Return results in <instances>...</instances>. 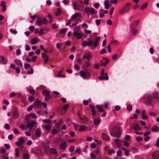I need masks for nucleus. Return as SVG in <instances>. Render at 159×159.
Returning <instances> with one entry per match:
<instances>
[{"label":"nucleus","instance_id":"f257e3e1","mask_svg":"<svg viewBox=\"0 0 159 159\" xmlns=\"http://www.w3.org/2000/svg\"><path fill=\"white\" fill-rule=\"evenodd\" d=\"M121 129L118 126H115L112 128L110 130V134L113 137H120L122 133Z\"/></svg>","mask_w":159,"mask_h":159},{"label":"nucleus","instance_id":"f03ea898","mask_svg":"<svg viewBox=\"0 0 159 159\" xmlns=\"http://www.w3.org/2000/svg\"><path fill=\"white\" fill-rule=\"evenodd\" d=\"M152 98L149 94H146L143 95V101L147 105H150L151 104L152 102Z\"/></svg>","mask_w":159,"mask_h":159},{"label":"nucleus","instance_id":"7ed1b4c3","mask_svg":"<svg viewBox=\"0 0 159 159\" xmlns=\"http://www.w3.org/2000/svg\"><path fill=\"white\" fill-rule=\"evenodd\" d=\"M91 72L87 71V70L80 71V73L81 76L84 79H89L91 76Z\"/></svg>","mask_w":159,"mask_h":159},{"label":"nucleus","instance_id":"20e7f679","mask_svg":"<svg viewBox=\"0 0 159 159\" xmlns=\"http://www.w3.org/2000/svg\"><path fill=\"white\" fill-rule=\"evenodd\" d=\"M43 94L45 96L44 99L45 101H48L52 97L49 95L50 92L49 91L46 89H44L42 91Z\"/></svg>","mask_w":159,"mask_h":159},{"label":"nucleus","instance_id":"39448f33","mask_svg":"<svg viewBox=\"0 0 159 159\" xmlns=\"http://www.w3.org/2000/svg\"><path fill=\"white\" fill-rule=\"evenodd\" d=\"M84 11L87 14H90L92 15L95 13V10L93 8H90L87 7L84 9Z\"/></svg>","mask_w":159,"mask_h":159},{"label":"nucleus","instance_id":"423d86ee","mask_svg":"<svg viewBox=\"0 0 159 159\" xmlns=\"http://www.w3.org/2000/svg\"><path fill=\"white\" fill-rule=\"evenodd\" d=\"M82 45L84 47L86 46H92L93 47V42L92 40L90 39L88 41H84L82 43Z\"/></svg>","mask_w":159,"mask_h":159},{"label":"nucleus","instance_id":"0eeeda50","mask_svg":"<svg viewBox=\"0 0 159 159\" xmlns=\"http://www.w3.org/2000/svg\"><path fill=\"white\" fill-rule=\"evenodd\" d=\"M78 16L81 17V15L79 12L75 13L71 17V19L72 20H74L75 21H77L79 19Z\"/></svg>","mask_w":159,"mask_h":159},{"label":"nucleus","instance_id":"6e6552de","mask_svg":"<svg viewBox=\"0 0 159 159\" xmlns=\"http://www.w3.org/2000/svg\"><path fill=\"white\" fill-rule=\"evenodd\" d=\"M11 113L12 116L14 118H17L19 116V114L17 111V109L15 107L12 108Z\"/></svg>","mask_w":159,"mask_h":159},{"label":"nucleus","instance_id":"1a4fd4ad","mask_svg":"<svg viewBox=\"0 0 159 159\" xmlns=\"http://www.w3.org/2000/svg\"><path fill=\"white\" fill-rule=\"evenodd\" d=\"M48 20L46 18H44L41 20V18H38L37 20V24L39 25H42V24H46Z\"/></svg>","mask_w":159,"mask_h":159},{"label":"nucleus","instance_id":"9d476101","mask_svg":"<svg viewBox=\"0 0 159 159\" xmlns=\"http://www.w3.org/2000/svg\"><path fill=\"white\" fill-rule=\"evenodd\" d=\"M32 152L38 156H41L42 154V151L38 148L33 149Z\"/></svg>","mask_w":159,"mask_h":159},{"label":"nucleus","instance_id":"9b49d317","mask_svg":"<svg viewBox=\"0 0 159 159\" xmlns=\"http://www.w3.org/2000/svg\"><path fill=\"white\" fill-rule=\"evenodd\" d=\"M139 23V20H137L133 21L131 24L130 26V28H134L138 25Z\"/></svg>","mask_w":159,"mask_h":159},{"label":"nucleus","instance_id":"f8f14e48","mask_svg":"<svg viewBox=\"0 0 159 159\" xmlns=\"http://www.w3.org/2000/svg\"><path fill=\"white\" fill-rule=\"evenodd\" d=\"M152 156L153 159H159V152L157 151H154L152 153Z\"/></svg>","mask_w":159,"mask_h":159},{"label":"nucleus","instance_id":"ddd939ff","mask_svg":"<svg viewBox=\"0 0 159 159\" xmlns=\"http://www.w3.org/2000/svg\"><path fill=\"white\" fill-rule=\"evenodd\" d=\"M73 35L78 39H81L82 37V35L80 34L78 31H74L73 33Z\"/></svg>","mask_w":159,"mask_h":159},{"label":"nucleus","instance_id":"4468645a","mask_svg":"<svg viewBox=\"0 0 159 159\" xmlns=\"http://www.w3.org/2000/svg\"><path fill=\"white\" fill-rule=\"evenodd\" d=\"M15 65L19 67H21L22 66V64L21 61L19 59H16L14 60Z\"/></svg>","mask_w":159,"mask_h":159},{"label":"nucleus","instance_id":"2eb2a0df","mask_svg":"<svg viewBox=\"0 0 159 159\" xmlns=\"http://www.w3.org/2000/svg\"><path fill=\"white\" fill-rule=\"evenodd\" d=\"M142 117L143 120L145 119H148V115L146 113V111L145 110H143L142 111Z\"/></svg>","mask_w":159,"mask_h":159},{"label":"nucleus","instance_id":"dca6fc26","mask_svg":"<svg viewBox=\"0 0 159 159\" xmlns=\"http://www.w3.org/2000/svg\"><path fill=\"white\" fill-rule=\"evenodd\" d=\"M34 106L35 107H40L41 106V102L40 100L38 99H36L34 102Z\"/></svg>","mask_w":159,"mask_h":159},{"label":"nucleus","instance_id":"f3484780","mask_svg":"<svg viewBox=\"0 0 159 159\" xmlns=\"http://www.w3.org/2000/svg\"><path fill=\"white\" fill-rule=\"evenodd\" d=\"M10 66L11 68L12 69H15V70L17 73H20V67H19L18 66L17 67H15V65L13 64H11Z\"/></svg>","mask_w":159,"mask_h":159},{"label":"nucleus","instance_id":"a211bd4d","mask_svg":"<svg viewBox=\"0 0 159 159\" xmlns=\"http://www.w3.org/2000/svg\"><path fill=\"white\" fill-rule=\"evenodd\" d=\"M36 117V116L35 114L31 113L27 115L26 116V120H27L29 118L32 117L33 118H35Z\"/></svg>","mask_w":159,"mask_h":159},{"label":"nucleus","instance_id":"6ab92c4d","mask_svg":"<svg viewBox=\"0 0 159 159\" xmlns=\"http://www.w3.org/2000/svg\"><path fill=\"white\" fill-rule=\"evenodd\" d=\"M67 147L66 143L65 142H62L59 145V148L63 150Z\"/></svg>","mask_w":159,"mask_h":159},{"label":"nucleus","instance_id":"aec40b11","mask_svg":"<svg viewBox=\"0 0 159 159\" xmlns=\"http://www.w3.org/2000/svg\"><path fill=\"white\" fill-rule=\"evenodd\" d=\"M69 107V104H66L65 105L62 107V109L61 111V114H64L66 111L67 108Z\"/></svg>","mask_w":159,"mask_h":159},{"label":"nucleus","instance_id":"412c9836","mask_svg":"<svg viewBox=\"0 0 159 159\" xmlns=\"http://www.w3.org/2000/svg\"><path fill=\"white\" fill-rule=\"evenodd\" d=\"M115 142L116 144L119 147L121 146L122 144V141L120 140L118 138L115 140Z\"/></svg>","mask_w":159,"mask_h":159},{"label":"nucleus","instance_id":"4be33fe9","mask_svg":"<svg viewBox=\"0 0 159 159\" xmlns=\"http://www.w3.org/2000/svg\"><path fill=\"white\" fill-rule=\"evenodd\" d=\"M100 36L97 37V38H96V40L94 41L93 42L94 48H95L97 46L98 42L100 41Z\"/></svg>","mask_w":159,"mask_h":159},{"label":"nucleus","instance_id":"5701e85b","mask_svg":"<svg viewBox=\"0 0 159 159\" xmlns=\"http://www.w3.org/2000/svg\"><path fill=\"white\" fill-rule=\"evenodd\" d=\"M36 124V123L35 121H33L28 123L26 125V127L30 128H32Z\"/></svg>","mask_w":159,"mask_h":159},{"label":"nucleus","instance_id":"b1692460","mask_svg":"<svg viewBox=\"0 0 159 159\" xmlns=\"http://www.w3.org/2000/svg\"><path fill=\"white\" fill-rule=\"evenodd\" d=\"M102 139L105 140H109L110 139V137L105 133H102Z\"/></svg>","mask_w":159,"mask_h":159},{"label":"nucleus","instance_id":"393cba45","mask_svg":"<svg viewBox=\"0 0 159 159\" xmlns=\"http://www.w3.org/2000/svg\"><path fill=\"white\" fill-rule=\"evenodd\" d=\"M152 99L154 98L156 99H159V98L158 96V93L157 91H155L152 94Z\"/></svg>","mask_w":159,"mask_h":159},{"label":"nucleus","instance_id":"a878e982","mask_svg":"<svg viewBox=\"0 0 159 159\" xmlns=\"http://www.w3.org/2000/svg\"><path fill=\"white\" fill-rule=\"evenodd\" d=\"M7 61V59L4 57H2L0 58V62L4 64H6Z\"/></svg>","mask_w":159,"mask_h":159},{"label":"nucleus","instance_id":"bb28decb","mask_svg":"<svg viewBox=\"0 0 159 159\" xmlns=\"http://www.w3.org/2000/svg\"><path fill=\"white\" fill-rule=\"evenodd\" d=\"M41 134V132L40 129H38L36 130V132L35 133V135L36 137H38L40 136Z\"/></svg>","mask_w":159,"mask_h":159},{"label":"nucleus","instance_id":"cd10ccee","mask_svg":"<svg viewBox=\"0 0 159 159\" xmlns=\"http://www.w3.org/2000/svg\"><path fill=\"white\" fill-rule=\"evenodd\" d=\"M24 139L20 138L19 141H17L15 142V143L16 145H19V144H22L24 143Z\"/></svg>","mask_w":159,"mask_h":159},{"label":"nucleus","instance_id":"c85d7f7f","mask_svg":"<svg viewBox=\"0 0 159 159\" xmlns=\"http://www.w3.org/2000/svg\"><path fill=\"white\" fill-rule=\"evenodd\" d=\"M73 6L75 9L79 10L80 7L79 5L76 2H75L73 4Z\"/></svg>","mask_w":159,"mask_h":159},{"label":"nucleus","instance_id":"c756f323","mask_svg":"<svg viewBox=\"0 0 159 159\" xmlns=\"http://www.w3.org/2000/svg\"><path fill=\"white\" fill-rule=\"evenodd\" d=\"M51 152L53 154H55L57 153V150L55 148H52L50 149Z\"/></svg>","mask_w":159,"mask_h":159},{"label":"nucleus","instance_id":"7c9ffc66","mask_svg":"<svg viewBox=\"0 0 159 159\" xmlns=\"http://www.w3.org/2000/svg\"><path fill=\"white\" fill-rule=\"evenodd\" d=\"M105 8L106 9L108 8L109 7V1L108 0H106L104 3Z\"/></svg>","mask_w":159,"mask_h":159},{"label":"nucleus","instance_id":"2f4dec72","mask_svg":"<svg viewBox=\"0 0 159 159\" xmlns=\"http://www.w3.org/2000/svg\"><path fill=\"white\" fill-rule=\"evenodd\" d=\"M159 129L158 127L156 126L155 125L154 126L152 127V130L154 132H157L158 131Z\"/></svg>","mask_w":159,"mask_h":159},{"label":"nucleus","instance_id":"473e14b6","mask_svg":"<svg viewBox=\"0 0 159 159\" xmlns=\"http://www.w3.org/2000/svg\"><path fill=\"white\" fill-rule=\"evenodd\" d=\"M148 5V3L146 2L143 4L141 7L140 9L141 10L145 9Z\"/></svg>","mask_w":159,"mask_h":159},{"label":"nucleus","instance_id":"72a5a7b5","mask_svg":"<svg viewBox=\"0 0 159 159\" xmlns=\"http://www.w3.org/2000/svg\"><path fill=\"white\" fill-rule=\"evenodd\" d=\"M133 129L135 130H139L141 128L139 127V125L137 124L135 125L134 127L133 128Z\"/></svg>","mask_w":159,"mask_h":159},{"label":"nucleus","instance_id":"f704fd0d","mask_svg":"<svg viewBox=\"0 0 159 159\" xmlns=\"http://www.w3.org/2000/svg\"><path fill=\"white\" fill-rule=\"evenodd\" d=\"M47 17L49 19V23H52V21L53 18L51 15L50 14H48Z\"/></svg>","mask_w":159,"mask_h":159},{"label":"nucleus","instance_id":"c9c22d12","mask_svg":"<svg viewBox=\"0 0 159 159\" xmlns=\"http://www.w3.org/2000/svg\"><path fill=\"white\" fill-rule=\"evenodd\" d=\"M80 118L84 123L86 122L88 120V118L85 117H80Z\"/></svg>","mask_w":159,"mask_h":159},{"label":"nucleus","instance_id":"e433bc0d","mask_svg":"<svg viewBox=\"0 0 159 159\" xmlns=\"http://www.w3.org/2000/svg\"><path fill=\"white\" fill-rule=\"evenodd\" d=\"M131 31L134 35H135L137 33L138 30L134 28H131Z\"/></svg>","mask_w":159,"mask_h":159},{"label":"nucleus","instance_id":"4c0bfd02","mask_svg":"<svg viewBox=\"0 0 159 159\" xmlns=\"http://www.w3.org/2000/svg\"><path fill=\"white\" fill-rule=\"evenodd\" d=\"M93 122L95 125H98L99 124L100 122L99 118L95 119L94 120Z\"/></svg>","mask_w":159,"mask_h":159},{"label":"nucleus","instance_id":"58836bf2","mask_svg":"<svg viewBox=\"0 0 159 159\" xmlns=\"http://www.w3.org/2000/svg\"><path fill=\"white\" fill-rule=\"evenodd\" d=\"M61 12H62V11H61V10L59 8H57V11L56 12V13H55L56 15L57 16L59 15H60V14H61Z\"/></svg>","mask_w":159,"mask_h":159},{"label":"nucleus","instance_id":"ea45409f","mask_svg":"<svg viewBox=\"0 0 159 159\" xmlns=\"http://www.w3.org/2000/svg\"><path fill=\"white\" fill-rule=\"evenodd\" d=\"M27 90L29 91L30 93H31L32 95H34L35 94V91L33 89H29L28 88H27Z\"/></svg>","mask_w":159,"mask_h":159},{"label":"nucleus","instance_id":"a19ab883","mask_svg":"<svg viewBox=\"0 0 159 159\" xmlns=\"http://www.w3.org/2000/svg\"><path fill=\"white\" fill-rule=\"evenodd\" d=\"M42 145L46 149L49 148L50 147L49 145L47 143H43Z\"/></svg>","mask_w":159,"mask_h":159},{"label":"nucleus","instance_id":"79ce46f5","mask_svg":"<svg viewBox=\"0 0 159 159\" xmlns=\"http://www.w3.org/2000/svg\"><path fill=\"white\" fill-rule=\"evenodd\" d=\"M100 65L99 63L94 64L93 65V68L95 69H98L100 66Z\"/></svg>","mask_w":159,"mask_h":159},{"label":"nucleus","instance_id":"37998d69","mask_svg":"<svg viewBox=\"0 0 159 159\" xmlns=\"http://www.w3.org/2000/svg\"><path fill=\"white\" fill-rule=\"evenodd\" d=\"M86 126L83 125H81L79 128V130L80 131H82L85 129Z\"/></svg>","mask_w":159,"mask_h":159},{"label":"nucleus","instance_id":"c03bdc74","mask_svg":"<svg viewBox=\"0 0 159 159\" xmlns=\"http://www.w3.org/2000/svg\"><path fill=\"white\" fill-rule=\"evenodd\" d=\"M37 42V39L35 38L32 39L31 41V43L33 44H36Z\"/></svg>","mask_w":159,"mask_h":159},{"label":"nucleus","instance_id":"a18cd8bd","mask_svg":"<svg viewBox=\"0 0 159 159\" xmlns=\"http://www.w3.org/2000/svg\"><path fill=\"white\" fill-rule=\"evenodd\" d=\"M115 153V151L112 149H110L108 152L107 153V154L109 155H111L112 154H113Z\"/></svg>","mask_w":159,"mask_h":159},{"label":"nucleus","instance_id":"49530a36","mask_svg":"<svg viewBox=\"0 0 159 159\" xmlns=\"http://www.w3.org/2000/svg\"><path fill=\"white\" fill-rule=\"evenodd\" d=\"M110 149L109 148L108 146H105L104 148V150L106 153L107 154Z\"/></svg>","mask_w":159,"mask_h":159},{"label":"nucleus","instance_id":"de8ad7c7","mask_svg":"<svg viewBox=\"0 0 159 159\" xmlns=\"http://www.w3.org/2000/svg\"><path fill=\"white\" fill-rule=\"evenodd\" d=\"M110 149L109 148L108 146H105L104 148V150L106 153L107 154Z\"/></svg>","mask_w":159,"mask_h":159},{"label":"nucleus","instance_id":"09e8293b","mask_svg":"<svg viewBox=\"0 0 159 159\" xmlns=\"http://www.w3.org/2000/svg\"><path fill=\"white\" fill-rule=\"evenodd\" d=\"M110 149L109 148L108 146H105L104 148V150L106 153L107 154Z\"/></svg>","mask_w":159,"mask_h":159},{"label":"nucleus","instance_id":"8fccbe9b","mask_svg":"<svg viewBox=\"0 0 159 159\" xmlns=\"http://www.w3.org/2000/svg\"><path fill=\"white\" fill-rule=\"evenodd\" d=\"M120 109V107L119 106L116 105L115 107V109H113V111H114L115 110L118 111Z\"/></svg>","mask_w":159,"mask_h":159},{"label":"nucleus","instance_id":"3c124183","mask_svg":"<svg viewBox=\"0 0 159 159\" xmlns=\"http://www.w3.org/2000/svg\"><path fill=\"white\" fill-rule=\"evenodd\" d=\"M10 31L12 34H16L17 33V31L15 30L11 29Z\"/></svg>","mask_w":159,"mask_h":159},{"label":"nucleus","instance_id":"603ef678","mask_svg":"<svg viewBox=\"0 0 159 159\" xmlns=\"http://www.w3.org/2000/svg\"><path fill=\"white\" fill-rule=\"evenodd\" d=\"M6 150L4 148H2L1 150V153L3 155L2 156V157H4L6 154L5 153Z\"/></svg>","mask_w":159,"mask_h":159},{"label":"nucleus","instance_id":"864d4df0","mask_svg":"<svg viewBox=\"0 0 159 159\" xmlns=\"http://www.w3.org/2000/svg\"><path fill=\"white\" fill-rule=\"evenodd\" d=\"M92 115L94 116L96 115V112L94 109H92Z\"/></svg>","mask_w":159,"mask_h":159},{"label":"nucleus","instance_id":"5fc2aeb1","mask_svg":"<svg viewBox=\"0 0 159 159\" xmlns=\"http://www.w3.org/2000/svg\"><path fill=\"white\" fill-rule=\"evenodd\" d=\"M61 45H62V44L61 43H57L56 44V48L58 49H60L61 47Z\"/></svg>","mask_w":159,"mask_h":159},{"label":"nucleus","instance_id":"6e6d98bb","mask_svg":"<svg viewBox=\"0 0 159 159\" xmlns=\"http://www.w3.org/2000/svg\"><path fill=\"white\" fill-rule=\"evenodd\" d=\"M28 100L31 102H32L34 99V97L33 96H31L29 97Z\"/></svg>","mask_w":159,"mask_h":159},{"label":"nucleus","instance_id":"4d7b16f0","mask_svg":"<svg viewBox=\"0 0 159 159\" xmlns=\"http://www.w3.org/2000/svg\"><path fill=\"white\" fill-rule=\"evenodd\" d=\"M132 105L131 104H129L127 106V109L128 111H131L132 110Z\"/></svg>","mask_w":159,"mask_h":159},{"label":"nucleus","instance_id":"13d9d810","mask_svg":"<svg viewBox=\"0 0 159 159\" xmlns=\"http://www.w3.org/2000/svg\"><path fill=\"white\" fill-rule=\"evenodd\" d=\"M109 61V60H107L105 62H103L101 64V65L102 66H105L108 64Z\"/></svg>","mask_w":159,"mask_h":159},{"label":"nucleus","instance_id":"bf43d9fd","mask_svg":"<svg viewBox=\"0 0 159 159\" xmlns=\"http://www.w3.org/2000/svg\"><path fill=\"white\" fill-rule=\"evenodd\" d=\"M29 155L28 153H25L24 154L23 158L24 159H28L29 158Z\"/></svg>","mask_w":159,"mask_h":159},{"label":"nucleus","instance_id":"052dcab7","mask_svg":"<svg viewBox=\"0 0 159 159\" xmlns=\"http://www.w3.org/2000/svg\"><path fill=\"white\" fill-rule=\"evenodd\" d=\"M44 128L46 129L48 131H49L51 128V126L49 125H46Z\"/></svg>","mask_w":159,"mask_h":159},{"label":"nucleus","instance_id":"680f3d73","mask_svg":"<svg viewBox=\"0 0 159 159\" xmlns=\"http://www.w3.org/2000/svg\"><path fill=\"white\" fill-rule=\"evenodd\" d=\"M15 151L16 152V156L17 157H18L19 156V152L18 149V148L16 149L15 150Z\"/></svg>","mask_w":159,"mask_h":159},{"label":"nucleus","instance_id":"e2e57ef3","mask_svg":"<svg viewBox=\"0 0 159 159\" xmlns=\"http://www.w3.org/2000/svg\"><path fill=\"white\" fill-rule=\"evenodd\" d=\"M99 12L101 13H105L106 14L107 13V10L104 11L103 10L101 9L99 10Z\"/></svg>","mask_w":159,"mask_h":159},{"label":"nucleus","instance_id":"0e129e2a","mask_svg":"<svg viewBox=\"0 0 159 159\" xmlns=\"http://www.w3.org/2000/svg\"><path fill=\"white\" fill-rule=\"evenodd\" d=\"M86 55H87V58L88 60H89L90 59V57L91 56V54L88 52H87L86 53Z\"/></svg>","mask_w":159,"mask_h":159},{"label":"nucleus","instance_id":"69168bd1","mask_svg":"<svg viewBox=\"0 0 159 159\" xmlns=\"http://www.w3.org/2000/svg\"><path fill=\"white\" fill-rule=\"evenodd\" d=\"M13 132H14L16 134H18L19 133V132L18 130L16 128H15L13 129Z\"/></svg>","mask_w":159,"mask_h":159},{"label":"nucleus","instance_id":"338daca9","mask_svg":"<svg viewBox=\"0 0 159 159\" xmlns=\"http://www.w3.org/2000/svg\"><path fill=\"white\" fill-rule=\"evenodd\" d=\"M124 145L126 147H128L129 145V143L126 141H124Z\"/></svg>","mask_w":159,"mask_h":159},{"label":"nucleus","instance_id":"774afa93","mask_svg":"<svg viewBox=\"0 0 159 159\" xmlns=\"http://www.w3.org/2000/svg\"><path fill=\"white\" fill-rule=\"evenodd\" d=\"M90 157L91 159H95L96 158V156L93 153H91L90 154Z\"/></svg>","mask_w":159,"mask_h":159}]
</instances>
